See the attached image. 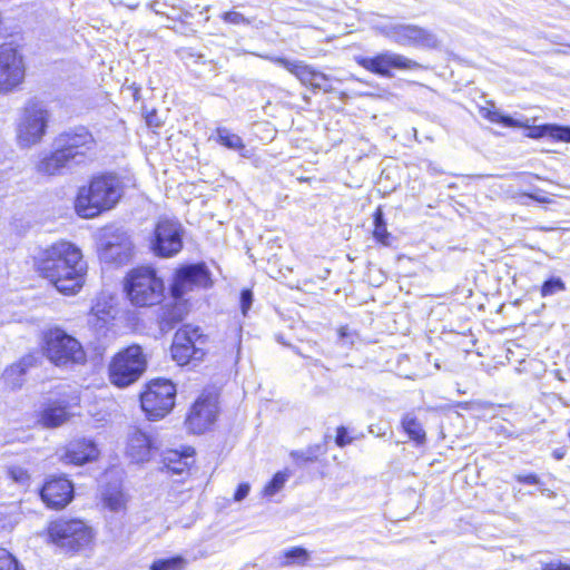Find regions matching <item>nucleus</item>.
<instances>
[{"label": "nucleus", "mask_w": 570, "mask_h": 570, "mask_svg": "<svg viewBox=\"0 0 570 570\" xmlns=\"http://www.w3.org/2000/svg\"><path fill=\"white\" fill-rule=\"evenodd\" d=\"M35 266L38 274L51 285L63 281H76V285H82L87 273L81 250L66 240L41 249L35 257Z\"/></svg>", "instance_id": "1"}, {"label": "nucleus", "mask_w": 570, "mask_h": 570, "mask_svg": "<svg viewBox=\"0 0 570 570\" xmlns=\"http://www.w3.org/2000/svg\"><path fill=\"white\" fill-rule=\"evenodd\" d=\"M122 196V184L117 176L102 175L91 179L88 186L79 188L75 200L77 214L94 218L115 207Z\"/></svg>", "instance_id": "2"}, {"label": "nucleus", "mask_w": 570, "mask_h": 570, "mask_svg": "<svg viewBox=\"0 0 570 570\" xmlns=\"http://www.w3.org/2000/svg\"><path fill=\"white\" fill-rule=\"evenodd\" d=\"M51 114L39 100L30 99L19 110L16 120V139L21 148L40 144L47 134Z\"/></svg>", "instance_id": "3"}, {"label": "nucleus", "mask_w": 570, "mask_h": 570, "mask_svg": "<svg viewBox=\"0 0 570 570\" xmlns=\"http://www.w3.org/2000/svg\"><path fill=\"white\" fill-rule=\"evenodd\" d=\"M43 353L58 367L71 368L87 361L80 342L60 328L50 330L45 335Z\"/></svg>", "instance_id": "4"}, {"label": "nucleus", "mask_w": 570, "mask_h": 570, "mask_svg": "<svg viewBox=\"0 0 570 570\" xmlns=\"http://www.w3.org/2000/svg\"><path fill=\"white\" fill-rule=\"evenodd\" d=\"M50 541L66 552H79L88 548L94 539L90 527L79 519H58L48 525Z\"/></svg>", "instance_id": "5"}, {"label": "nucleus", "mask_w": 570, "mask_h": 570, "mask_svg": "<svg viewBox=\"0 0 570 570\" xmlns=\"http://www.w3.org/2000/svg\"><path fill=\"white\" fill-rule=\"evenodd\" d=\"M147 360L139 345H131L117 353L109 364L110 382L126 387L145 372Z\"/></svg>", "instance_id": "6"}, {"label": "nucleus", "mask_w": 570, "mask_h": 570, "mask_svg": "<svg viewBox=\"0 0 570 570\" xmlns=\"http://www.w3.org/2000/svg\"><path fill=\"white\" fill-rule=\"evenodd\" d=\"M206 336L200 327L191 324L181 326L174 335L171 356L178 365L199 362L205 356Z\"/></svg>", "instance_id": "7"}, {"label": "nucleus", "mask_w": 570, "mask_h": 570, "mask_svg": "<svg viewBox=\"0 0 570 570\" xmlns=\"http://www.w3.org/2000/svg\"><path fill=\"white\" fill-rule=\"evenodd\" d=\"M175 397V385L168 380L158 379L151 381L141 394V409L149 419H161L173 410Z\"/></svg>", "instance_id": "8"}, {"label": "nucleus", "mask_w": 570, "mask_h": 570, "mask_svg": "<svg viewBox=\"0 0 570 570\" xmlns=\"http://www.w3.org/2000/svg\"><path fill=\"white\" fill-rule=\"evenodd\" d=\"M57 147H60L72 164L80 165L90 160L97 148L96 139L92 134L82 126L75 127L59 134L56 138Z\"/></svg>", "instance_id": "9"}, {"label": "nucleus", "mask_w": 570, "mask_h": 570, "mask_svg": "<svg viewBox=\"0 0 570 570\" xmlns=\"http://www.w3.org/2000/svg\"><path fill=\"white\" fill-rule=\"evenodd\" d=\"M132 243L129 235L119 228H105L98 243V255L106 264H125L131 256Z\"/></svg>", "instance_id": "10"}, {"label": "nucleus", "mask_w": 570, "mask_h": 570, "mask_svg": "<svg viewBox=\"0 0 570 570\" xmlns=\"http://www.w3.org/2000/svg\"><path fill=\"white\" fill-rule=\"evenodd\" d=\"M26 75L23 58L13 43L0 45V92L8 94L18 88Z\"/></svg>", "instance_id": "11"}, {"label": "nucleus", "mask_w": 570, "mask_h": 570, "mask_svg": "<svg viewBox=\"0 0 570 570\" xmlns=\"http://www.w3.org/2000/svg\"><path fill=\"white\" fill-rule=\"evenodd\" d=\"M382 33L400 46L429 49H434L439 46V39L432 31L416 24H389L382 28Z\"/></svg>", "instance_id": "12"}, {"label": "nucleus", "mask_w": 570, "mask_h": 570, "mask_svg": "<svg viewBox=\"0 0 570 570\" xmlns=\"http://www.w3.org/2000/svg\"><path fill=\"white\" fill-rule=\"evenodd\" d=\"M183 227L176 219H160L155 227L151 243L154 253L160 257H171L183 248Z\"/></svg>", "instance_id": "13"}, {"label": "nucleus", "mask_w": 570, "mask_h": 570, "mask_svg": "<svg viewBox=\"0 0 570 570\" xmlns=\"http://www.w3.org/2000/svg\"><path fill=\"white\" fill-rule=\"evenodd\" d=\"M356 61L366 70L385 77L391 76V68L411 70L419 67L416 61L411 60L403 55L391 51H385L373 58L361 57L357 58Z\"/></svg>", "instance_id": "14"}, {"label": "nucleus", "mask_w": 570, "mask_h": 570, "mask_svg": "<svg viewBox=\"0 0 570 570\" xmlns=\"http://www.w3.org/2000/svg\"><path fill=\"white\" fill-rule=\"evenodd\" d=\"M218 412L216 396H199L186 419L188 429L196 434L205 432L216 420Z\"/></svg>", "instance_id": "15"}, {"label": "nucleus", "mask_w": 570, "mask_h": 570, "mask_svg": "<svg viewBox=\"0 0 570 570\" xmlns=\"http://www.w3.org/2000/svg\"><path fill=\"white\" fill-rule=\"evenodd\" d=\"M185 287H168L170 294L169 302L163 306L160 315L161 330H170L177 323L181 322L189 312L188 301L185 296Z\"/></svg>", "instance_id": "16"}, {"label": "nucleus", "mask_w": 570, "mask_h": 570, "mask_svg": "<svg viewBox=\"0 0 570 570\" xmlns=\"http://www.w3.org/2000/svg\"><path fill=\"white\" fill-rule=\"evenodd\" d=\"M59 460L66 464L82 465L96 460L99 455L97 445L88 439L70 441L60 452Z\"/></svg>", "instance_id": "17"}, {"label": "nucleus", "mask_w": 570, "mask_h": 570, "mask_svg": "<svg viewBox=\"0 0 570 570\" xmlns=\"http://www.w3.org/2000/svg\"><path fill=\"white\" fill-rule=\"evenodd\" d=\"M157 450L154 439L137 428L128 433L126 454L135 463L147 462Z\"/></svg>", "instance_id": "18"}, {"label": "nucleus", "mask_w": 570, "mask_h": 570, "mask_svg": "<svg viewBox=\"0 0 570 570\" xmlns=\"http://www.w3.org/2000/svg\"><path fill=\"white\" fill-rule=\"evenodd\" d=\"M41 499L50 508L61 509L66 507L73 497V487L65 478L49 480L41 489Z\"/></svg>", "instance_id": "19"}, {"label": "nucleus", "mask_w": 570, "mask_h": 570, "mask_svg": "<svg viewBox=\"0 0 570 570\" xmlns=\"http://www.w3.org/2000/svg\"><path fill=\"white\" fill-rule=\"evenodd\" d=\"M216 282L205 263L180 266L175 273L173 285H213Z\"/></svg>", "instance_id": "20"}, {"label": "nucleus", "mask_w": 570, "mask_h": 570, "mask_svg": "<svg viewBox=\"0 0 570 570\" xmlns=\"http://www.w3.org/2000/svg\"><path fill=\"white\" fill-rule=\"evenodd\" d=\"M166 287H124L127 298L136 306H151L166 298Z\"/></svg>", "instance_id": "21"}, {"label": "nucleus", "mask_w": 570, "mask_h": 570, "mask_svg": "<svg viewBox=\"0 0 570 570\" xmlns=\"http://www.w3.org/2000/svg\"><path fill=\"white\" fill-rule=\"evenodd\" d=\"M72 164L66 151L58 147L55 151L39 160L36 169L39 174L53 176L61 174L62 169Z\"/></svg>", "instance_id": "22"}, {"label": "nucleus", "mask_w": 570, "mask_h": 570, "mask_svg": "<svg viewBox=\"0 0 570 570\" xmlns=\"http://www.w3.org/2000/svg\"><path fill=\"white\" fill-rule=\"evenodd\" d=\"M116 316V306L114 297L105 292H101L96 303L91 308V320L95 326H104Z\"/></svg>", "instance_id": "23"}, {"label": "nucleus", "mask_w": 570, "mask_h": 570, "mask_svg": "<svg viewBox=\"0 0 570 570\" xmlns=\"http://www.w3.org/2000/svg\"><path fill=\"white\" fill-rule=\"evenodd\" d=\"M70 419V413L66 406L50 403L46 405L37 415V423L46 429H55Z\"/></svg>", "instance_id": "24"}, {"label": "nucleus", "mask_w": 570, "mask_h": 570, "mask_svg": "<svg viewBox=\"0 0 570 570\" xmlns=\"http://www.w3.org/2000/svg\"><path fill=\"white\" fill-rule=\"evenodd\" d=\"M267 60L285 68L292 75H294L303 85L311 86L315 69L304 61L289 60L284 57H265Z\"/></svg>", "instance_id": "25"}, {"label": "nucleus", "mask_w": 570, "mask_h": 570, "mask_svg": "<svg viewBox=\"0 0 570 570\" xmlns=\"http://www.w3.org/2000/svg\"><path fill=\"white\" fill-rule=\"evenodd\" d=\"M522 127H525V125ZM527 137L534 139L549 137L556 141L570 142V127L568 126L547 124L533 127L527 126Z\"/></svg>", "instance_id": "26"}, {"label": "nucleus", "mask_w": 570, "mask_h": 570, "mask_svg": "<svg viewBox=\"0 0 570 570\" xmlns=\"http://www.w3.org/2000/svg\"><path fill=\"white\" fill-rule=\"evenodd\" d=\"M35 363L33 356L22 357L18 363H14L6 368L3 372V381L10 389L20 387L24 382V374L29 367Z\"/></svg>", "instance_id": "27"}, {"label": "nucleus", "mask_w": 570, "mask_h": 570, "mask_svg": "<svg viewBox=\"0 0 570 570\" xmlns=\"http://www.w3.org/2000/svg\"><path fill=\"white\" fill-rule=\"evenodd\" d=\"M124 285L141 286V285H163L158 279L156 271L150 266H139L131 269Z\"/></svg>", "instance_id": "28"}, {"label": "nucleus", "mask_w": 570, "mask_h": 570, "mask_svg": "<svg viewBox=\"0 0 570 570\" xmlns=\"http://www.w3.org/2000/svg\"><path fill=\"white\" fill-rule=\"evenodd\" d=\"M215 139L218 144L230 150H235L240 154L245 150L243 139L238 135L230 132V130L225 127L217 128Z\"/></svg>", "instance_id": "29"}, {"label": "nucleus", "mask_w": 570, "mask_h": 570, "mask_svg": "<svg viewBox=\"0 0 570 570\" xmlns=\"http://www.w3.org/2000/svg\"><path fill=\"white\" fill-rule=\"evenodd\" d=\"M402 428L404 432L412 439L413 441L417 443H423L425 441V432L421 425V423L417 421V419L407 413L402 419Z\"/></svg>", "instance_id": "30"}, {"label": "nucleus", "mask_w": 570, "mask_h": 570, "mask_svg": "<svg viewBox=\"0 0 570 570\" xmlns=\"http://www.w3.org/2000/svg\"><path fill=\"white\" fill-rule=\"evenodd\" d=\"M374 238L384 246H390L392 240V235L386 229V224L383 219V213L381 208H377L374 213Z\"/></svg>", "instance_id": "31"}, {"label": "nucleus", "mask_w": 570, "mask_h": 570, "mask_svg": "<svg viewBox=\"0 0 570 570\" xmlns=\"http://www.w3.org/2000/svg\"><path fill=\"white\" fill-rule=\"evenodd\" d=\"M104 503L110 511L118 512L125 508L126 499L120 490L114 489L104 493Z\"/></svg>", "instance_id": "32"}, {"label": "nucleus", "mask_w": 570, "mask_h": 570, "mask_svg": "<svg viewBox=\"0 0 570 570\" xmlns=\"http://www.w3.org/2000/svg\"><path fill=\"white\" fill-rule=\"evenodd\" d=\"M284 564H305L309 559V553L303 548H293L284 552Z\"/></svg>", "instance_id": "33"}, {"label": "nucleus", "mask_w": 570, "mask_h": 570, "mask_svg": "<svg viewBox=\"0 0 570 570\" xmlns=\"http://www.w3.org/2000/svg\"><path fill=\"white\" fill-rule=\"evenodd\" d=\"M287 479L288 474L286 472H277L273 476V479L265 485L263 490V495L269 498L275 495L278 491L283 489Z\"/></svg>", "instance_id": "34"}, {"label": "nucleus", "mask_w": 570, "mask_h": 570, "mask_svg": "<svg viewBox=\"0 0 570 570\" xmlns=\"http://www.w3.org/2000/svg\"><path fill=\"white\" fill-rule=\"evenodd\" d=\"M186 560L181 557H174L169 559H159L151 564V570H183Z\"/></svg>", "instance_id": "35"}, {"label": "nucleus", "mask_w": 570, "mask_h": 570, "mask_svg": "<svg viewBox=\"0 0 570 570\" xmlns=\"http://www.w3.org/2000/svg\"><path fill=\"white\" fill-rule=\"evenodd\" d=\"M7 474L10 480H12L14 483L19 484L20 487H27L29 484L30 474L22 466L11 465L7 469Z\"/></svg>", "instance_id": "36"}, {"label": "nucleus", "mask_w": 570, "mask_h": 570, "mask_svg": "<svg viewBox=\"0 0 570 570\" xmlns=\"http://www.w3.org/2000/svg\"><path fill=\"white\" fill-rule=\"evenodd\" d=\"M485 117L492 121L502 124L504 127H522L523 124L519 120L513 119L512 117L504 116L500 114L499 111H491L489 110L485 115Z\"/></svg>", "instance_id": "37"}, {"label": "nucleus", "mask_w": 570, "mask_h": 570, "mask_svg": "<svg viewBox=\"0 0 570 570\" xmlns=\"http://www.w3.org/2000/svg\"><path fill=\"white\" fill-rule=\"evenodd\" d=\"M311 87L314 89H321L325 92H331L333 90L332 85L330 83V78L320 71H315L313 76V81L311 83Z\"/></svg>", "instance_id": "38"}, {"label": "nucleus", "mask_w": 570, "mask_h": 570, "mask_svg": "<svg viewBox=\"0 0 570 570\" xmlns=\"http://www.w3.org/2000/svg\"><path fill=\"white\" fill-rule=\"evenodd\" d=\"M0 570H18L17 560L6 549H0Z\"/></svg>", "instance_id": "39"}, {"label": "nucleus", "mask_w": 570, "mask_h": 570, "mask_svg": "<svg viewBox=\"0 0 570 570\" xmlns=\"http://www.w3.org/2000/svg\"><path fill=\"white\" fill-rule=\"evenodd\" d=\"M224 21L233 24H248L249 21L237 11L225 12L223 16Z\"/></svg>", "instance_id": "40"}, {"label": "nucleus", "mask_w": 570, "mask_h": 570, "mask_svg": "<svg viewBox=\"0 0 570 570\" xmlns=\"http://www.w3.org/2000/svg\"><path fill=\"white\" fill-rule=\"evenodd\" d=\"M253 293L250 289H244L240 294V309L244 316L247 315L248 309L253 304Z\"/></svg>", "instance_id": "41"}, {"label": "nucleus", "mask_w": 570, "mask_h": 570, "mask_svg": "<svg viewBox=\"0 0 570 570\" xmlns=\"http://www.w3.org/2000/svg\"><path fill=\"white\" fill-rule=\"evenodd\" d=\"M335 442L338 446H345L352 442V439L347 436V431L344 426L337 429Z\"/></svg>", "instance_id": "42"}, {"label": "nucleus", "mask_w": 570, "mask_h": 570, "mask_svg": "<svg viewBox=\"0 0 570 570\" xmlns=\"http://www.w3.org/2000/svg\"><path fill=\"white\" fill-rule=\"evenodd\" d=\"M249 489H250V487L248 483L239 484V487L236 490L235 495H234L235 501L239 502V501L244 500L247 497V494L249 493Z\"/></svg>", "instance_id": "43"}, {"label": "nucleus", "mask_w": 570, "mask_h": 570, "mask_svg": "<svg viewBox=\"0 0 570 570\" xmlns=\"http://www.w3.org/2000/svg\"><path fill=\"white\" fill-rule=\"evenodd\" d=\"M517 480L520 483H527V484H539L540 483V480L535 474L517 475Z\"/></svg>", "instance_id": "44"}, {"label": "nucleus", "mask_w": 570, "mask_h": 570, "mask_svg": "<svg viewBox=\"0 0 570 570\" xmlns=\"http://www.w3.org/2000/svg\"><path fill=\"white\" fill-rule=\"evenodd\" d=\"M56 289L63 296H72L77 294L76 287H56Z\"/></svg>", "instance_id": "45"}, {"label": "nucleus", "mask_w": 570, "mask_h": 570, "mask_svg": "<svg viewBox=\"0 0 570 570\" xmlns=\"http://www.w3.org/2000/svg\"><path fill=\"white\" fill-rule=\"evenodd\" d=\"M543 570H570V566L550 563V564H547L543 568Z\"/></svg>", "instance_id": "46"}, {"label": "nucleus", "mask_w": 570, "mask_h": 570, "mask_svg": "<svg viewBox=\"0 0 570 570\" xmlns=\"http://www.w3.org/2000/svg\"><path fill=\"white\" fill-rule=\"evenodd\" d=\"M524 196H527L535 202H539V203H549L550 202L547 197L535 195V194H524Z\"/></svg>", "instance_id": "47"}, {"label": "nucleus", "mask_w": 570, "mask_h": 570, "mask_svg": "<svg viewBox=\"0 0 570 570\" xmlns=\"http://www.w3.org/2000/svg\"><path fill=\"white\" fill-rule=\"evenodd\" d=\"M542 285L548 286V285H563V284L560 279H548V281H544Z\"/></svg>", "instance_id": "48"}, {"label": "nucleus", "mask_w": 570, "mask_h": 570, "mask_svg": "<svg viewBox=\"0 0 570 570\" xmlns=\"http://www.w3.org/2000/svg\"><path fill=\"white\" fill-rule=\"evenodd\" d=\"M553 288L554 287H550V286L541 287V295L542 296H547V295L552 294L553 293Z\"/></svg>", "instance_id": "49"}, {"label": "nucleus", "mask_w": 570, "mask_h": 570, "mask_svg": "<svg viewBox=\"0 0 570 570\" xmlns=\"http://www.w3.org/2000/svg\"><path fill=\"white\" fill-rule=\"evenodd\" d=\"M338 333H340V336L343 338V337L347 336V328L346 327H341L338 330Z\"/></svg>", "instance_id": "50"}, {"label": "nucleus", "mask_w": 570, "mask_h": 570, "mask_svg": "<svg viewBox=\"0 0 570 570\" xmlns=\"http://www.w3.org/2000/svg\"><path fill=\"white\" fill-rule=\"evenodd\" d=\"M293 458H298V459H303L304 461H307V458H304L303 455H298L297 452H292L291 454Z\"/></svg>", "instance_id": "51"}, {"label": "nucleus", "mask_w": 570, "mask_h": 570, "mask_svg": "<svg viewBox=\"0 0 570 570\" xmlns=\"http://www.w3.org/2000/svg\"><path fill=\"white\" fill-rule=\"evenodd\" d=\"M556 458H557V459H561V458H562V455H561L560 453H556Z\"/></svg>", "instance_id": "52"}]
</instances>
